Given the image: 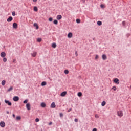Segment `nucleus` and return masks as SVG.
Listing matches in <instances>:
<instances>
[{
  "label": "nucleus",
  "instance_id": "f257e3e1",
  "mask_svg": "<svg viewBox=\"0 0 131 131\" xmlns=\"http://www.w3.org/2000/svg\"><path fill=\"white\" fill-rule=\"evenodd\" d=\"M117 115L118 116H119V117H122V116H123V113L122 112V111H118Z\"/></svg>",
  "mask_w": 131,
  "mask_h": 131
},
{
  "label": "nucleus",
  "instance_id": "f03ea898",
  "mask_svg": "<svg viewBox=\"0 0 131 131\" xmlns=\"http://www.w3.org/2000/svg\"><path fill=\"white\" fill-rule=\"evenodd\" d=\"M5 103H6V104H7L8 106H12V102H10V101L9 100H5Z\"/></svg>",
  "mask_w": 131,
  "mask_h": 131
},
{
  "label": "nucleus",
  "instance_id": "7ed1b4c3",
  "mask_svg": "<svg viewBox=\"0 0 131 131\" xmlns=\"http://www.w3.org/2000/svg\"><path fill=\"white\" fill-rule=\"evenodd\" d=\"M0 56L2 58H5V57H6V53L5 52H2Z\"/></svg>",
  "mask_w": 131,
  "mask_h": 131
},
{
  "label": "nucleus",
  "instance_id": "20e7f679",
  "mask_svg": "<svg viewBox=\"0 0 131 131\" xmlns=\"http://www.w3.org/2000/svg\"><path fill=\"white\" fill-rule=\"evenodd\" d=\"M13 100L14 101V102H18V100H19V97L14 96L13 98Z\"/></svg>",
  "mask_w": 131,
  "mask_h": 131
},
{
  "label": "nucleus",
  "instance_id": "39448f33",
  "mask_svg": "<svg viewBox=\"0 0 131 131\" xmlns=\"http://www.w3.org/2000/svg\"><path fill=\"white\" fill-rule=\"evenodd\" d=\"M67 94V92L64 91L61 93L60 96L61 97H65V96H66Z\"/></svg>",
  "mask_w": 131,
  "mask_h": 131
},
{
  "label": "nucleus",
  "instance_id": "423d86ee",
  "mask_svg": "<svg viewBox=\"0 0 131 131\" xmlns=\"http://www.w3.org/2000/svg\"><path fill=\"white\" fill-rule=\"evenodd\" d=\"M0 126H1V127H5V126H6V123H5V122H1Z\"/></svg>",
  "mask_w": 131,
  "mask_h": 131
},
{
  "label": "nucleus",
  "instance_id": "0eeeda50",
  "mask_svg": "<svg viewBox=\"0 0 131 131\" xmlns=\"http://www.w3.org/2000/svg\"><path fill=\"white\" fill-rule=\"evenodd\" d=\"M26 108H27V110H30V109H31V108L30 107V103H27Z\"/></svg>",
  "mask_w": 131,
  "mask_h": 131
},
{
  "label": "nucleus",
  "instance_id": "6e6552de",
  "mask_svg": "<svg viewBox=\"0 0 131 131\" xmlns=\"http://www.w3.org/2000/svg\"><path fill=\"white\" fill-rule=\"evenodd\" d=\"M114 82H115V83H117V84H119V80L116 78L114 80Z\"/></svg>",
  "mask_w": 131,
  "mask_h": 131
},
{
  "label": "nucleus",
  "instance_id": "1a4fd4ad",
  "mask_svg": "<svg viewBox=\"0 0 131 131\" xmlns=\"http://www.w3.org/2000/svg\"><path fill=\"white\" fill-rule=\"evenodd\" d=\"M7 22H12L13 21V17L12 16H10L7 19Z\"/></svg>",
  "mask_w": 131,
  "mask_h": 131
},
{
  "label": "nucleus",
  "instance_id": "9d476101",
  "mask_svg": "<svg viewBox=\"0 0 131 131\" xmlns=\"http://www.w3.org/2000/svg\"><path fill=\"white\" fill-rule=\"evenodd\" d=\"M51 108H56V104L54 102H52L50 106Z\"/></svg>",
  "mask_w": 131,
  "mask_h": 131
},
{
  "label": "nucleus",
  "instance_id": "9b49d317",
  "mask_svg": "<svg viewBox=\"0 0 131 131\" xmlns=\"http://www.w3.org/2000/svg\"><path fill=\"white\" fill-rule=\"evenodd\" d=\"M13 28H18V24L16 23H14L13 24Z\"/></svg>",
  "mask_w": 131,
  "mask_h": 131
},
{
  "label": "nucleus",
  "instance_id": "f8f14e48",
  "mask_svg": "<svg viewBox=\"0 0 131 131\" xmlns=\"http://www.w3.org/2000/svg\"><path fill=\"white\" fill-rule=\"evenodd\" d=\"M102 60H107V56L105 54H103L102 56Z\"/></svg>",
  "mask_w": 131,
  "mask_h": 131
},
{
  "label": "nucleus",
  "instance_id": "ddd939ff",
  "mask_svg": "<svg viewBox=\"0 0 131 131\" xmlns=\"http://www.w3.org/2000/svg\"><path fill=\"white\" fill-rule=\"evenodd\" d=\"M56 19L57 20H61V19H62V15H57L56 17Z\"/></svg>",
  "mask_w": 131,
  "mask_h": 131
},
{
  "label": "nucleus",
  "instance_id": "4468645a",
  "mask_svg": "<svg viewBox=\"0 0 131 131\" xmlns=\"http://www.w3.org/2000/svg\"><path fill=\"white\" fill-rule=\"evenodd\" d=\"M36 52H34L33 53L31 54V55L33 58H35V57L36 56Z\"/></svg>",
  "mask_w": 131,
  "mask_h": 131
},
{
  "label": "nucleus",
  "instance_id": "2eb2a0df",
  "mask_svg": "<svg viewBox=\"0 0 131 131\" xmlns=\"http://www.w3.org/2000/svg\"><path fill=\"white\" fill-rule=\"evenodd\" d=\"M46 106V105L45 102H42L41 103V107H42V108H45Z\"/></svg>",
  "mask_w": 131,
  "mask_h": 131
},
{
  "label": "nucleus",
  "instance_id": "dca6fc26",
  "mask_svg": "<svg viewBox=\"0 0 131 131\" xmlns=\"http://www.w3.org/2000/svg\"><path fill=\"white\" fill-rule=\"evenodd\" d=\"M68 37L69 38H71V37H72V33H69L68 34Z\"/></svg>",
  "mask_w": 131,
  "mask_h": 131
},
{
  "label": "nucleus",
  "instance_id": "f3484780",
  "mask_svg": "<svg viewBox=\"0 0 131 131\" xmlns=\"http://www.w3.org/2000/svg\"><path fill=\"white\" fill-rule=\"evenodd\" d=\"M1 84H2V85H3V86H4V85H5V84H6V80H2V82H1Z\"/></svg>",
  "mask_w": 131,
  "mask_h": 131
},
{
  "label": "nucleus",
  "instance_id": "a211bd4d",
  "mask_svg": "<svg viewBox=\"0 0 131 131\" xmlns=\"http://www.w3.org/2000/svg\"><path fill=\"white\" fill-rule=\"evenodd\" d=\"M41 85L42 86H45V85H47V82L43 81L41 83Z\"/></svg>",
  "mask_w": 131,
  "mask_h": 131
},
{
  "label": "nucleus",
  "instance_id": "6ab92c4d",
  "mask_svg": "<svg viewBox=\"0 0 131 131\" xmlns=\"http://www.w3.org/2000/svg\"><path fill=\"white\" fill-rule=\"evenodd\" d=\"M34 27H36V29H38L39 27H38V25H37V24L34 23Z\"/></svg>",
  "mask_w": 131,
  "mask_h": 131
},
{
  "label": "nucleus",
  "instance_id": "aec40b11",
  "mask_svg": "<svg viewBox=\"0 0 131 131\" xmlns=\"http://www.w3.org/2000/svg\"><path fill=\"white\" fill-rule=\"evenodd\" d=\"M52 47L54 49H56V48L57 47V45L55 43H54L52 44Z\"/></svg>",
  "mask_w": 131,
  "mask_h": 131
},
{
  "label": "nucleus",
  "instance_id": "412c9836",
  "mask_svg": "<svg viewBox=\"0 0 131 131\" xmlns=\"http://www.w3.org/2000/svg\"><path fill=\"white\" fill-rule=\"evenodd\" d=\"M34 11L35 12H37V11H38V9L37 8V7L36 6L34 7Z\"/></svg>",
  "mask_w": 131,
  "mask_h": 131
},
{
  "label": "nucleus",
  "instance_id": "4be33fe9",
  "mask_svg": "<svg viewBox=\"0 0 131 131\" xmlns=\"http://www.w3.org/2000/svg\"><path fill=\"white\" fill-rule=\"evenodd\" d=\"M105 105L106 102L105 101H103L101 103V106H102V107H104V106H105Z\"/></svg>",
  "mask_w": 131,
  "mask_h": 131
},
{
  "label": "nucleus",
  "instance_id": "5701e85b",
  "mask_svg": "<svg viewBox=\"0 0 131 131\" xmlns=\"http://www.w3.org/2000/svg\"><path fill=\"white\" fill-rule=\"evenodd\" d=\"M97 25H98V26H101V25H102V21H97Z\"/></svg>",
  "mask_w": 131,
  "mask_h": 131
},
{
  "label": "nucleus",
  "instance_id": "b1692460",
  "mask_svg": "<svg viewBox=\"0 0 131 131\" xmlns=\"http://www.w3.org/2000/svg\"><path fill=\"white\" fill-rule=\"evenodd\" d=\"M8 92H11V91H13V87L11 86L8 89Z\"/></svg>",
  "mask_w": 131,
  "mask_h": 131
},
{
  "label": "nucleus",
  "instance_id": "393cba45",
  "mask_svg": "<svg viewBox=\"0 0 131 131\" xmlns=\"http://www.w3.org/2000/svg\"><path fill=\"white\" fill-rule=\"evenodd\" d=\"M77 95L78 97H81V96H82V93L81 92H78Z\"/></svg>",
  "mask_w": 131,
  "mask_h": 131
},
{
  "label": "nucleus",
  "instance_id": "a878e982",
  "mask_svg": "<svg viewBox=\"0 0 131 131\" xmlns=\"http://www.w3.org/2000/svg\"><path fill=\"white\" fill-rule=\"evenodd\" d=\"M21 120V117L20 116H17L16 118V120Z\"/></svg>",
  "mask_w": 131,
  "mask_h": 131
},
{
  "label": "nucleus",
  "instance_id": "bb28decb",
  "mask_svg": "<svg viewBox=\"0 0 131 131\" xmlns=\"http://www.w3.org/2000/svg\"><path fill=\"white\" fill-rule=\"evenodd\" d=\"M54 24H55L56 25H57V24H58V20H57L56 19L54 20L53 21Z\"/></svg>",
  "mask_w": 131,
  "mask_h": 131
},
{
  "label": "nucleus",
  "instance_id": "cd10ccee",
  "mask_svg": "<svg viewBox=\"0 0 131 131\" xmlns=\"http://www.w3.org/2000/svg\"><path fill=\"white\" fill-rule=\"evenodd\" d=\"M64 73L65 74H68V73H69V71H68V70H65Z\"/></svg>",
  "mask_w": 131,
  "mask_h": 131
},
{
  "label": "nucleus",
  "instance_id": "c85d7f7f",
  "mask_svg": "<svg viewBox=\"0 0 131 131\" xmlns=\"http://www.w3.org/2000/svg\"><path fill=\"white\" fill-rule=\"evenodd\" d=\"M112 90H113V91H115L117 90L116 86H113V88H112Z\"/></svg>",
  "mask_w": 131,
  "mask_h": 131
},
{
  "label": "nucleus",
  "instance_id": "c756f323",
  "mask_svg": "<svg viewBox=\"0 0 131 131\" xmlns=\"http://www.w3.org/2000/svg\"><path fill=\"white\" fill-rule=\"evenodd\" d=\"M28 102V99H26L23 101L24 104H27V102Z\"/></svg>",
  "mask_w": 131,
  "mask_h": 131
},
{
  "label": "nucleus",
  "instance_id": "7c9ffc66",
  "mask_svg": "<svg viewBox=\"0 0 131 131\" xmlns=\"http://www.w3.org/2000/svg\"><path fill=\"white\" fill-rule=\"evenodd\" d=\"M3 62H7V58L3 57Z\"/></svg>",
  "mask_w": 131,
  "mask_h": 131
},
{
  "label": "nucleus",
  "instance_id": "2f4dec72",
  "mask_svg": "<svg viewBox=\"0 0 131 131\" xmlns=\"http://www.w3.org/2000/svg\"><path fill=\"white\" fill-rule=\"evenodd\" d=\"M37 40L38 42H40L41 41V38H38Z\"/></svg>",
  "mask_w": 131,
  "mask_h": 131
},
{
  "label": "nucleus",
  "instance_id": "473e14b6",
  "mask_svg": "<svg viewBox=\"0 0 131 131\" xmlns=\"http://www.w3.org/2000/svg\"><path fill=\"white\" fill-rule=\"evenodd\" d=\"M12 16H16V12L15 11L12 12Z\"/></svg>",
  "mask_w": 131,
  "mask_h": 131
},
{
  "label": "nucleus",
  "instance_id": "72a5a7b5",
  "mask_svg": "<svg viewBox=\"0 0 131 131\" xmlns=\"http://www.w3.org/2000/svg\"><path fill=\"white\" fill-rule=\"evenodd\" d=\"M76 22H77V23H80V19H76Z\"/></svg>",
  "mask_w": 131,
  "mask_h": 131
},
{
  "label": "nucleus",
  "instance_id": "f704fd0d",
  "mask_svg": "<svg viewBox=\"0 0 131 131\" xmlns=\"http://www.w3.org/2000/svg\"><path fill=\"white\" fill-rule=\"evenodd\" d=\"M59 115H60V117H63V116H64V115L62 113H60L59 114Z\"/></svg>",
  "mask_w": 131,
  "mask_h": 131
},
{
  "label": "nucleus",
  "instance_id": "c9c22d12",
  "mask_svg": "<svg viewBox=\"0 0 131 131\" xmlns=\"http://www.w3.org/2000/svg\"><path fill=\"white\" fill-rule=\"evenodd\" d=\"M49 21H50V22H52V21H53V18L50 17L49 19Z\"/></svg>",
  "mask_w": 131,
  "mask_h": 131
},
{
  "label": "nucleus",
  "instance_id": "e433bc0d",
  "mask_svg": "<svg viewBox=\"0 0 131 131\" xmlns=\"http://www.w3.org/2000/svg\"><path fill=\"white\" fill-rule=\"evenodd\" d=\"M97 59H99V56L98 55H96L95 56V60H97Z\"/></svg>",
  "mask_w": 131,
  "mask_h": 131
},
{
  "label": "nucleus",
  "instance_id": "4c0bfd02",
  "mask_svg": "<svg viewBox=\"0 0 131 131\" xmlns=\"http://www.w3.org/2000/svg\"><path fill=\"white\" fill-rule=\"evenodd\" d=\"M122 23L123 26H125V21H122Z\"/></svg>",
  "mask_w": 131,
  "mask_h": 131
},
{
  "label": "nucleus",
  "instance_id": "58836bf2",
  "mask_svg": "<svg viewBox=\"0 0 131 131\" xmlns=\"http://www.w3.org/2000/svg\"><path fill=\"white\" fill-rule=\"evenodd\" d=\"M38 121H39V119L36 118V119H35V122H38Z\"/></svg>",
  "mask_w": 131,
  "mask_h": 131
},
{
  "label": "nucleus",
  "instance_id": "ea45409f",
  "mask_svg": "<svg viewBox=\"0 0 131 131\" xmlns=\"http://www.w3.org/2000/svg\"><path fill=\"white\" fill-rule=\"evenodd\" d=\"M74 121H75V122H78V119L76 118V119H75Z\"/></svg>",
  "mask_w": 131,
  "mask_h": 131
},
{
  "label": "nucleus",
  "instance_id": "a19ab883",
  "mask_svg": "<svg viewBox=\"0 0 131 131\" xmlns=\"http://www.w3.org/2000/svg\"><path fill=\"white\" fill-rule=\"evenodd\" d=\"M72 110V108H69L68 110V112H70V111H71Z\"/></svg>",
  "mask_w": 131,
  "mask_h": 131
},
{
  "label": "nucleus",
  "instance_id": "79ce46f5",
  "mask_svg": "<svg viewBox=\"0 0 131 131\" xmlns=\"http://www.w3.org/2000/svg\"><path fill=\"white\" fill-rule=\"evenodd\" d=\"M75 55H76V57H77V56H78V54H77V51L75 52Z\"/></svg>",
  "mask_w": 131,
  "mask_h": 131
},
{
  "label": "nucleus",
  "instance_id": "37998d69",
  "mask_svg": "<svg viewBox=\"0 0 131 131\" xmlns=\"http://www.w3.org/2000/svg\"><path fill=\"white\" fill-rule=\"evenodd\" d=\"M96 118H99V116L98 115H95Z\"/></svg>",
  "mask_w": 131,
  "mask_h": 131
},
{
  "label": "nucleus",
  "instance_id": "c03bdc74",
  "mask_svg": "<svg viewBox=\"0 0 131 131\" xmlns=\"http://www.w3.org/2000/svg\"><path fill=\"white\" fill-rule=\"evenodd\" d=\"M13 63H16V59H14L13 60Z\"/></svg>",
  "mask_w": 131,
  "mask_h": 131
},
{
  "label": "nucleus",
  "instance_id": "a18cd8bd",
  "mask_svg": "<svg viewBox=\"0 0 131 131\" xmlns=\"http://www.w3.org/2000/svg\"><path fill=\"white\" fill-rule=\"evenodd\" d=\"M12 116H13V118H15V117H16V116L14 114H13L12 115Z\"/></svg>",
  "mask_w": 131,
  "mask_h": 131
},
{
  "label": "nucleus",
  "instance_id": "49530a36",
  "mask_svg": "<svg viewBox=\"0 0 131 131\" xmlns=\"http://www.w3.org/2000/svg\"><path fill=\"white\" fill-rule=\"evenodd\" d=\"M92 131H97V128H94Z\"/></svg>",
  "mask_w": 131,
  "mask_h": 131
},
{
  "label": "nucleus",
  "instance_id": "de8ad7c7",
  "mask_svg": "<svg viewBox=\"0 0 131 131\" xmlns=\"http://www.w3.org/2000/svg\"><path fill=\"white\" fill-rule=\"evenodd\" d=\"M33 2H34V3H36V2H37V0H33Z\"/></svg>",
  "mask_w": 131,
  "mask_h": 131
},
{
  "label": "nucleus",
  "instance_id": "09e8293b",
  "mask_svg": "<svg viewBox=\"0 0 131 131\" xmlns=\"http://www.w3.org/2000/svg\"><path fill=\"white\" fill-rule=\"evenodd\" d=\"M100 7H101V8H104V5H100Z\"/></svg>",
  "mask_w": 131,
  "mask_h": 131
},
{
  "label": "nucleus",
  "instance_id": "8fccbe9b",
  "mask_svg": "<svg viewBox=\"0 0 131 131\" xmlns=\"http://www.w3.org/2000/svg\"><path fill=\"white\" fill-rule=\"evenodd\" d=\"M52 122H50L49 123V125H51L52 124Z\"/></svg>",
  "mask_w": 131,
  "mask_h": 131
},
{
  "label": "nucleus",
  "instance_id": "3c124183",
  "mask_svg": "<svg viewBox=\"0 0 131 131\" xmlns=\"http://www.w3.org/2000/svg\"><path fill=\"white\" fill-rule=\"evenodd\" d=\"M6 113H7V114H9V111H7Z\"/></svg>",
  "mask_w": 131,
  "mask_h": 131
},
{
  "label": "nucleus",
  "instance_id": "603ef678",
  "mask_svg": "<svg viewBox=\"0 0 131 131\" xmlns=\"http://www.w3.org/2000/svg\"><path fill=\"white\" fill-rule=\"evenodd\" d=\"M0 105H1V102H0Z\"/></svg>",
  "mask_w": 131,
  "mask_h": 131
}]
</instances>
